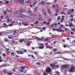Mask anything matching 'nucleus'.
<instances>
[{
  "instance_id": "1",
  "label": "nucleus",
  "mask_w": 75,
  "mask_h": 75,
  "mask_svg": "<svg viewBox=\"0 0 75 75\" xmlns=\"http://www.w3.org/2000/svg\"><path fill=\"white\" fill-rule=\"evenodd\" d=\"M55 63L50 64V66L51 67L54 68V69H56L58 68V66L57 65H55Z\"/></svg>"
},
{
  "instance_id": "2",
  "label": "nucleus",
  "mask_w": 75,
  "mask_h": 75,
  "mask_svg": "<svg viewBox=\"0 0 75 75\" xmlns=\"http://www.w3.org/2000/svg\"><path fill=\"white\" fill-rule=\"evenodd\" d=\"M74 66H71L69 69V72H73L74 71Z\"/></svg>"
},
{
  "instance_id": "3",
  "label": "nucleus",
  "mask_w": 75,
  "mask_h": 75,
  "mask_svg": "<svg viewBox=\"0 0 75 75\" xmlns=\"http://www.w3.org/2000/svg\"><path fill=\"white\" fill-rule=\"evenodd\" d=\"M13 31V30H8L6 31H3L2 33H4V34H8L9 33L10 34Z\"/></svg>"
},
{
  "instance_id": "4",
  "label": "nucleus",
  "mask_w": 75,
  "mask_h": 75,
  "mask_svg": "<svg viewBox=\"0 0 75 75\" xmlns=\"http://www.w3.org/2000/svg\"><path fill=\"white\" fill-rule=\"evenodd\" d=\"M62 67L64 69H67L69 68V66L67 64H64L62 65Z\"/></svg>"
},
{
  "instance_id": "5",
  "label": "nucleus",
  "mask_w": 75,
  "mask_h": 75,
  "mask_svg": "<svg viewBox=\"0 0 75 75\" xmlns=\"http://www.w3.org/2000/svg\"><path fill=\"white\" fill-rule=\"evenodd\" d=\"M52 71V69L50 67H48L46 69V73H50Z\"/></svg>"
},
{
  "instance_id": "6",
  "label": "nucleus",
  "mask_w": 75,
  "mask_h": 75,
  "mask_svg": "<svg viewBox=\"0 0 75 75\" xmlns=\"http://www.w3.org/2000/svg\"><path fill=\"white\" fill-rule=\"evenodd\" d=\"M18 13L20 15L18 16V17H25V15L24 14H23L21 13L20 12H19Z\"/></svg>"
},
{
  "instance_id": "7",
  "label": "nucleus",
  "mask_w": 75,
  "mask_h": 75,
  "mask_svg": "<svg viewBox=\"0 0 75 75\" xmlns=\"http://www.w3.org/2000/svg\"><path fill=\"white\" fill-rule=\"evenodd\" d=\"M68 23L69 24L68 25L69 26V27H71L72 26H74V25H73V23L71 22H69Z\"/></svg>"
},
{
  "instance_id": "8",
  "label": "nucleus",
  "mask_w": 75,
  "mask_h": 75,
  "mask_svg": "<svg viewBox=\"0 0 75 75\" xmlns=\"http://www.w3.org/2000/svg\"><path fill=\"white\" fill-rule=\"evenodd\" d=\"M44 47V46H43V45H42V46H39L37 47V48H38L39 49H43V48Z\"/></svg>"
},
{
  "instance_id": "9",
  "label": "nucleus",
  "mask_w": 75,
  "mask_h": 75,
  "mask_svg": "<svg viewBox=\"0 0 75 75\" xmlns=\"http://www.w3.org/2000/svg\"><path fill=\"white\" fill-rule=\"evenodd\" d=\"M3 72L5 74H7L8 71L7 69H5L3 71Z\"/></svg>"
},
{
  "instance_id": "10",
  "label": "nucleus",
  "mask_w": 75,
  "mask_h": 75,
  "mask_svg": "<svg viewBox=\"0 0 75 75\" xmlns=\"http://www.w3.org/2000/svg\"><path fill=\"white\" fill-rule=\"evenodd\" d=\"M29 16H33V17H38V16L36 15L35 14H29Z\"/></svg>"
},
{
  "instance_id": "11",
  "label": "nucleus",
  "mask_w": 75,
  "mask_h": 75,
  "mask_svg": "<svg viewBox=\"0 0 75 75\" xmlns=\"http://www.w3.org/2000/svg\"><path fill=\"white\" fill-rule=\"evenodd\" d=\"M38 2V1H35L32 5V6H34L35 5L36 3H37Z\"/></svg>"
},
{
  "instance_id": "12",
  "label": "nucleus",
  "mask_w": 75,
  "mask_h": 75,
  "mask_svg": "<svg viewBox=\"0 0 75 75\" xmlns=\"http://www.w3.org/2000/svg\"><path fill=\"white\" fill-rule=\"evenodd\" d=\"M30 42L29 41L27 43V44H26V45L28 46H29L30 45Z\"/></svg>"
},
{
  "instance_id": "13",
  "label": "nucleus",
  "mask_w": 75,
  "mask_h": 75,
  "mask_svg": "<svg viewBox=\"0 0 75 75\" xmlns=\"http://www.w3.org/2000/svg\"><path fill=\"white\" fill-rule=\"evenodd\" d=\"M25 66H23V67H21V69H22L23 70H25Z\"/></svg>"
},
{
  "instance_id": "14",
  "label": "nucleus",
  "mask_w": 75,
  "mask_h": 75,
  "mask_svg": "<svg viewBox=\"0 0 75 75\" xmlns=\"http://www.w3.org/2000/svg\"><path fill=\"white\" fill-rule=\"evenodd\" d=\"M57 51V49L56 48L52 50V51L54 52H56Z\"/></svg>"
},
{
  "instance_id": "15",
  "label": "nucleus",
  "mask_w": 75,
  "mask_h": 75,
  "mask_svg": "<svg viewBox=\"0 0 75 75\" xmlns=\"http://www.w3.org/2000/svg\"><path fill=\"white\" fill-rule=\"evenodd\" d=\"M64 53H65V52H57V54H63Z\"/></svg>"
},
{
  "instance_id": "16",
  "label": "nucleus",
  "mask_w": 75,
  "mask_h": 75,
  "mask_svg": "<svg viewBox=\"0 0 75 75\" xmlns=\"http://www.w3.org/2000/svg\"><path fill=\"white\" fill-rule=\"evenodd\" d=\"M25 3H29V4H31V1H25Z\"/></svg>"
},
{
  "instance_id": "17",
  "label": "nucleus",
  "mask_w": 75,
  "mask_h": 75,
  "mask_svg": "<svg viewBox=\"0 0 75 75\" xmlns=\"http://www.w3.org/2000/svg\"><path fill=\"white\" fill-rule=\"evenodd\" d=\"M47 11L48 13H49V14L51 15V12L50 11V10L49 8L47 9Z\"/></svg>"
},
{
  "instance_id": "18",
  "label": "nucleus",
  "mask_w": 75,
  "mask_h": 75,
  "mask_svg": "<svg viewBox=\"0 0 75 75\" xmlns=\"http://www.w3.org/2000/svg\"><path fill=\"white\" fill-rule=\"evenodd\" d=\"M6 10L7 11H8V12H10V13H11L12 12V11L11 10H10L8 9V8L6 9Z\"/></svg>"
},
{
  "instance_id": "19",
  "label": "nucleus",
  "mask_w": 75,
  "mask_h": 75,
  "mask_svg": "<svg viewBox=\"0 0 75 75\" xmlns=\"http://www.w3.org/2000/svg\"><path fill=\"white\" fill-rule=\"evenodd\" d=\"M61 19L60 16H58L57 17V20L58 21L60 20Z\"/></svg>"
},
{
  "instance_id": "20",
  "label": "nucleus",
  "mask_w": 75,
  "mask_h": 75,
  "mask_svg": "<svg viewBox=\"0 0 75 75\" xmlns=\"http://www.w3.org/2000/svg\"><path fill=\"white\" fill-rule=\"evenodd\" d=\"M18 11H16L15 13V14L16 15H18Z\"/></svg>"
},
{
  "instance_id": "21",
  "label": "nucleus",
  "mask_w": 75,
  "mask_h": 75,
  "mask_svg": "<svg viewBox=\"0 0 75 75\" xmlns=\"http://www.w3.org/2000/svg\"><path fill=\"white\" fill-rule=\"evenodd\" d=\"M61 28H59V29H56V30H57V31L58 32H59L60 30H61Z\"/></svg>"
},
{
  "instance_id": "22",
  "label": "nucleus",
  "mask_w": 75,
  "mask_h": 75,
  "mask_svg": "<svg viewBox=\"0 0 75 75\" xmlns=\"http://www.w3.org/2000/svg\"><path fill=\"white\" fill-rule=\"evenodd\" d=\"M36 64L40 66L41 65V64L40 63H39V62H37V63H36Z\"/></svg>"
},
{
  "instance_id": "23",
  "label": "nucleus",
  "mask_w": 75,
  "mask_h": 75,
  "mask_svg": "<svg viewBox=\"0 0 75 75\" xmlns=\"http://www.w3.org/2000/svg\"><path fill=\"white\" fill-rule=\"evenodd\" d=\"M4 40H5V41L6 42H8L9 40L6 38H5V39H4Z\"/></svg>"
},
{
  "instance_id": "24",
  "label": "nucleus",
  "mask_w": 75,
  "mask_h": 75,
  "mask_svg": "<svg viewBox=\"0 0 75 75\" xmlns=\"http://www.w3.org/2000/svg\"><path fill=\"white\" fill-rule=\"evenodd\" d=\"M22 25H24L25 26H26L28 25V24H25L24 23H22Z\"/></svg>"
},
{
  "instance_id": "25",
  "label": "nucleus",
  "mask_w": 75,
  "mask_h": 75,
  "mask_svg": "<svg viewBox=\"0 0 75 75\" xmlns=\"http://www.w3.org/2000/svg\"><path fill=\"white\" fill-rule=\"evenodd\" d=\"M41 3L42 5H45V4L44 1H42Z\"/></svg>"
},
{
  "instance_id": "26",
  "label": "nucleus",
  "mask_w": 75,
  "mask_h": 75,
  "mask_svg": "<svg viewBox=\"0 0 75 75\" xmlns=\"http://www.w3.org/2000/svg\"><path fill=\"white\" fill-rule=\"evenodd\" d=\"M43 14L45 16V17H46L47 15L46 14V12H43Z\"/></svg>"
},
{
  "instance_id": "27",
  "label": "nucleus",
  "mask_w": 75,
  "mask_h": 75,
  "mask_svg": "<svg viewBox=\"0 0 75 75\" xmlns=\"http://www.w3.org/2000/svg\"><path fill=\"white\" fill-rule=\"evenodd\" d=\"M70 13H71V12H70L69 11L67 12V15H69L70 14Z\"/></svg>"
},
{
  "instance_id": "28",
  "label": "nucleus",
  "mask_w": 75,
  "mask_h": 75,
  "mask_svg": "<svg viewBox=\"0 0 75 75\" xmlns=\"http://www.w3.org/2000/svg\"><path fill=\"white\" fill-rule=\"evenodd\" d=\"M4 13L5 15H6V14H7V12L6 11H4Z\"/></svg>"
},
{
  "instance_id": "29",
  "label": "nucleus",
  "mask_w": 75,
  "mask_h": 75,
  "mask_svg": "<svg viewBox=\"0 0 75 75\" xmlns=\"http://www.w3.org/2000/svg\"><path fill=\"white\" fill-rule=\"evenodd\" d=\"M7 74H8V75H11L13 74L11 72H8Z\"/></svg>"
},
{
  "instance_id": "30",
  "label": "nucleus",
  "mask_w": 75,
  "mask_h": 75,
  "mask_svg": "<svg viewBox=\"0 0 75 75\" xmlns=\"http://www.w3.org/2000/svg\"><path fill=\"white\" fill-rule=\"evenodd\" d=\"M9 26V25H5V26H3V27H4L5 28H8Z\"/></svg>"
},
{
  "instance_id": "31",
  "label": "nucleus",
  "mask_w": 75,
  "mask_h": 75,
  "mask_svg": "<svg viewBox=\"0 0 75 75\" xmlns=\"http://www.w3.org/2000/svg\"><path fill=\"white\" fill-rule=\"evenodd\" d=\"M71 30L73 31H75V28H71Z\"/></svg>"
},
{
  "instance_id": "32",
  "label": "nucleus",
  "mask_w": 75,
  "mask_h": 75,
  "mask_svg": "<svg viewBox=\"0 0 75 75\" xmlns=\"http://www.w3.org/2000/svg\"><path fill=\"white\" fill-rule=\"evenodd\" d=\"M59 12V10L58 9H56V13H58Z\"/></svg>"
},
{
  "instance_id": "33",
  "label": "nucleus",
  "mask_w": 75,
  "mask_h": 75,
  "mask_svg": "<svg viewBox=\"0 0 75 75\" xmlns=\"http://www.w3.org/2000/svg\"><path fill=\"white\" fill-rule=\"evenodd\" d=\"M2 55L4 57H6V55L5 53L3 54Z\"/></svg>"
},
{
  "instance_id": "34",
  "label": "nucleus",
  "mask_w": 75,
  "mask_h": 75,
  "mask_svg": "<svg viewBox=\"0 0 75 75\" xmlns=\"http://www.w3.org/2000/svg\"><path fill=\"white\" fill-rule=\"evenodd\" d=\"M4 18V16L3 15H1L0 17V18L1 19H2Z\"/></svg>"
},
{
  "instance_id": "35",
  "label": "nucleus",
  "mask_w": 75,
  "mask_h": 75,
  "mask_svg": "<svg viewBox=\"0 0 75 75\" xmlns=\"http://www.w3.org/2000/svg\"><path fill=\"white\" fill-rule=\"evenodd\" d=\"M6 19H9V17L8 16H7L6 17Z\"/></svg>"
},
{
  "instance_id": "36",
  "label": "nucleus",
  "mask_w": 75,
  "mask_h": 75,
  "mask_svg": "<svg viewBox=\"0 0 75 75\" xmlns=\"http://www.w3.org/2000/svg\"><path fill=\"white\" fill-rule=\"evenodd\" d=\"M24 12V11L22 10H21L20 11V12L19 13H23Z\"/></svg>"
},
{
  "instance_id": "37",
  "label": "nucleus",
  "mask_w": 75,
  "mask_h": 75,
  "mask_svg": "<svg viewBox=\"0 0 75 75\" xmlns=\"http://www.w3.org/2000/svg\"><path fill=\"white\" fill-rule=\"evenodd\" d=\"M2 66L3 67H6V64H5L2 65Z\"/></svg>"
},
{
  "instance_id": "38",
  "label": "nucleus",
  "mask_w": 75,
  "mask_h": 75,
  "mask_svg": "<svg viewBox=\"0 0 75 75\" xmlns=\"http://www.w3.org/2000/svg\"><path fill=\"white\" fill-rule=\"evenodd\" d=\"M11 35H9V36H8V38H9V39H11L12 38L11 37Z\"/></svg>"
},
{
  "instance_id": "39",
  "label": "nucleus",
  "mask_w": 75,
  "mask_h": 75,
  "mask_svg": "<svg viewBox=\"0 0 75 75\" xmlns=\"http://www.w3.org/2000/svg\"><path fill=\"white\" fill-rule=\"evenodd\" d=\"M23 53L22 52H20L19 54H23Z\"/></svg>"
},
{
  "instance_id": "40",
  "label": "nucleus",
  "mask_w": 75,
  "mask_h": 75,
  "mask_svg": "<svg viewBox=\"0 0 75 75\" xmlns=\"http://www.w3.org/2000/svg\"><path fill=\"white\" fill-rule=\"evenodd\" d=\"M9 3V1H7L5 2V4H8Z\"/></svg>"
},
{
  "instance_id": "41",
  "label": "nucleus",
  "mask_w": 75,
  "mask_h": 75,
  "mask_svg": "<svg viewBox=\"0 0 75 75\" xmlns=\"http://www.w3.org/2000/svg\"><path fill=\"white\" fill-rule=\"evenodd\" d=\"M31 57H33V58L34 59H35V57L34 56V55H31Z\"/></svg>"
},
{
  "instance_id": "42",
  "label": "nucleus",
  "mask_w": 75,
  "mask_h": 75,
  "mask_svg": "<svg viewBox=\"0 0 75 75\" xmlns=\"http://www.w3.org/2000/svg\"><path fill=\"white\" fill-rule=\"evenodd\" d=\"M11 55H13V56H15V54H14V53L12 52H11Z\"/></svg>"
},
{
  "instance_id": "43",
  "label": "nucleus",
  "mask_w": 75,
  "mask_h": 75,
  "mask_svg": "<svg viewBox=\"0 0 75 75\" xmlns=\"http://www.w3.org/2000/svg\"><path fill=\"white\" fill-rule=\"evenodd\" d=\"M57 42V41H54V42H53V44H56V43Z\"/></svg>"
},
{
  "instance_id": "44",
  "label": "nucleus",
  "mask_w": 75,
  "mask_h": 75,
  "mask_svg": "<svg viewBox=\"0 0 75 75\" xmlns=\"http://www.w3.org/2000/svg\"><path fill=\"white\" fill-rule=\"evenodd\" d=\"M37 11V8H35V10H34V12H36Z\"/></svg>"
},
{
  "instance_id": "45",
  "label": "nucleus",
  "mask_w": 75,
  "mask_h": 75,
  "mask_svg": "<svg viewBox=\"0 0 75 75\" xmlns=\"http://www.w3.org/2000/svg\"><path fill=\"white\" fill-rule=\"evenodd\" d=\"M63 47L64 48H65L67 47V45H64Z\"/></svg>"
},
{
  "instance_id": "46",
  "label": "nucleus",
  "mask_w": 75,
  "mask_h": 75,
  "mask_svg": "<svg viewBox=\"0 0 75 75\" xmlns=\"http://www.w3.org/2000/svg\"><path fill=\"white\" fill-rule=\"evenodd\" d=\"M45 10L44 9H43L42 10V12L45 13Z\"/></svg>"
},
{
  "instance_id": "47",
  "label": "nucleus",
  "mask_w": 75,
  "mask_h": 75,
  "mask_svg": "<svg viewBox=\"0 0 75 75\" xmlns=\"http://www.w3.org/2000/svg\"><path fill=\"white\" fill-rule=\"evenodd\" d=\"M16 52H17V53H20V52L19 51H16Z\"/></svg>"
},
{
  "instance_id": "48",
  "label": "nucleus",
  "mask_w": 75,
  "mask_h": 75,
  "mask_svg": "<svg viewBox=\"0 0 75 75\" xmlns=\"http://www.w3.org/2000/svg\"><path fill=\"white\" fill-rule=\"evenodd\" d=\"M64 59L65 60H68V59H66V58H64Z\"/></svg>"
},
{
  "instance_id": "49",
  "label": "nucleus",
  "mask_w": 75,
  "mask_h": 75,
  "mask_svg": "<svg viewBox=\"0 0 75 75\" xmlns=\"http://www.w3.org/2000/svg\"><path fill=\"white\" fill-rule=\"evenodd\" d=\"M48 39L47 38H46L45 39V41H44L45 42V41H48Z\"/></svg>"
},
{
  "instance_id": "50",
  "label": "nucleus",
  "mask_w": 75,
  "mask_h": 75,
  "mask_svg": "<svg viewBox=\"0 0 75 75\" xmlns=\"http://www.w3.org/2000/svg\"><path fill=\"white\" fill-rule=\"evenodd\" d=\"M38 53V52H34V54H37Z\"/></svg>"
},
{
  "instance_id": "51",
  "label": "nucleus",
  "mask_w": 75,
  "mask_h": 75,
  "mask_svg": "<svg viewBox=\"0 0 75 75\" xmlns=\"http://www.w3.org/2000/svg\"><path fill=\"white\" fill-rule=\"evenodd\" d=\"M32 50H34L35 49V48L34 47H32Z\"/></svg>"
},
{
  "instance_id": "52",
  "label": "nucleus",
  "mask_w": 75,
  "mask_h": 75,
  "mask_svg": "<svg viewBox=\"0 0 75 75\" xmlns=\"http://www.w3.org/2000/svg\"><path fill=\"white\" fill-rule=\"evenodd\" d=\"M43 45V44L42 43V44H38V45Z\"/></svg>"
},
{
  "instance_id": "53",
  "label": "nucleus",
  "mask_w": 75,
  "mask_h": 75,
  "mask_svg": "<svg viewBox=\"0 0 75 75\" xmlns=\"http://www.w3.org/2000/svg\"><path fill=\"white\" fill-rule=\"evenodd\" d=\"M43 74L44 75H47L44 72H43Z\"/></svg>"
},
{
  "instance_id": "54",
  "label": "nucleus",
  "mask_w": 75,
  "mask_h": 75,
  "mask_svg": "<svg viewBox=\"0 0 75 75\" xmlns=\"http://www.w3.org/2000/svg\"><path fill=\"white\" fill-rule=\"evenodd\" d=\"M18 25H19L20 26H21V22L19 23L18 24Z\"/></svg>"
},
{
  "instance_id": "55",
  "label": "nucleus",
  "mask_w": 75,
  "mask_h": 75,
  "mask_svg": "<svg viewBox=\"0 0 75 75\" xmlns=\"http://www.w3.org/2000/svg\"><path fill=\"white\" fill-rule=\"evenodd\" d=\"M15 57H17V58L19 57V56L18 55H16L15 56Z\"/></svg>"
},
{
  "instance_id": "56",
  "label": "nucleus",
  "mask_w": 75,
  "mask_h": 75,
  "mask_svg": "<svg viewBox=\"0 0 75 75\" xmlns=\"http://www.w3.org/2000/svg\"><path fill=\"white\" fill-rule=\"evenodd\" d=\"M27 51V50H24L23 51V52H26Z\"/></svg>"
},
{
  "instance_id": "57",
  "label": "nucleus",
  "mask_w": 75,
  "mask_h": 75,
  "mask_svg": "<svg viewBox=\"0 0 75 75\" xmlns=\"http://www.w3.org/2000/svg\"><path fill=\"white\" fill-rule=\"evenodd\" d=\"M49 46H48V45H47V46H46V47L47 48H48L49 47Z\"/></svg>"
},
{
  "instance_id": "58",
  "label": "nucleus",
  "mask_w": 75,
  "mask_h": 75,
  "mask_svg": "<svg viewBox=\"0 0 75 75\" xmlns=\"http://www.w3.org/2000/svg\"><path fill=\"white\" fill-rule=\"evenodd\" d=\"M35 22H36L37 24H38L39 23L37 21H36Z\"/></svg>"
},
{
  "instance_id": "59",
  "label": "nucleus",
  "mask_w": 75,
  "mask_h": 75,
  "mask_svg": "<svg viewBox=\"0 0 75 75\" xmlns=\"http://www.w3.org/2000/svg\"><path fill=\"white\" fill-rule=\"evenodd\" d=\"M64 19V18H62L61 19V20H62H62H63Z\"/></svg>"
},
{
  "instance_id": "60",
  "label": "nucleus",
  "mask_w": 75,
  "mask_h": 75,
  "mask_svg": "<svg viewBox=\"0 0 75 75\" xmlns=\"http://www.w3.org/2000/svg\"><path fill=\"white\" fill-rule=\"evenodd\" d=\"M3 61V60L2 59H0V62H1Z\"/></svg>"
},
{
  "instance_id": "61",
  "label": "nucleus",
  "mask_w": 75,
  "mask_h": 75,
  "mask_svg": "<svg viewBox=\"0 0 75 75\" xmlns=\"http://www.w3.org/2000/svg\"><path fill=\"white\" fill-rule=\"evenodd\" d=\"M13 72H15V71H16V69H13Z\"/></svg>"
},
{
  "instance_id": "62",
  "label": "nucleus",
  "mask_w": 75,
  "mask_h": 75,
  "mask_svg": "<svg viewBox=\"0 0 75 75\" xmlns=\"http://www.w3.org/2000/svg\"><path fill=\"white\" fill-rule=\"evenodd\" d=\"M41 18H39V21H41Z\"/></svg>"
},
{
  "instance_id": "63",
  "label": "nucleus",
  "mask_w": 75,
  "mask_h": 75,
  "mask_svg": "<svg viewBox=\"0 0 75 75\" xmlns=\"http://www.w3.org/2000/svg\"><path fill=\"white\" fill-rule=\"evenodd\" d=\"M62 13L64 14L65 13V12H61V13H60L61 14H62Z\"/></svg>"
},
{
  "instance_id": "64",
  "label": "nucleus",
  "mask_w": 75,
  "mask_h": 75,
  "mask_svg": "<svg viewBox=\"0 0 75 75\" xmlns=\"http://www.w3.org/2000/svg\"><path fill=\"white\" fill-rule=\"evenodd\" d=\"M57 73L59 75L60 74V73L59 71H57Z\"/></svg>"
}]
</instances>
